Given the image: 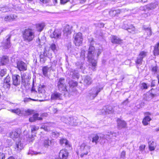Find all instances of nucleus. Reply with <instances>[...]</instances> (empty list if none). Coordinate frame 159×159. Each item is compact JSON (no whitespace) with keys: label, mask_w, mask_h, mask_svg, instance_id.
<instances>
[{"label":"nucleus","mask_w":159,"mask_h":159,"mask_svg":"<svg viewBox=\"0 0 159 159\" xmlns=\"http://www.w3.org/2000/svg\"><path fill=\"white\" fill-rule=\"evenodd\" d=\"M97 53L96 57L101 53V51L100 50H98L97 51H95V48L93 46H90L89 48L88 52L87 57L89 62L91 63L93 67H95L96 66L97 61L95 59V56ZM93 70H95V68L93 69Z\"/></svg>","instance_id":"obj_1"},{"label":"nucleus","mask_w":159,"mask_h":159,"mask_svg":"<svg viewBox=\"0 0 159 159\" xmlns=\"http://www.w3.org/2000/svg\"><path fill=\"white\" fill-rule=\"evenodd\" d=\"M34 32L32 29H26L22 32V37L25 41L30 42L34 39Z\"/></svg>","instance_id":"obj_2"},{"label":"nucleus","mask_w":159,"mask_h":159,"mask_svg":"<svg viewBox=\"0 0 159 159\" xmlns=\"http://www.w3.org/2000/svg\"><path fill=\"white\" fill-rule=\"evenodd\" d=\"M103 89L102 87L99 88L96 87L92 88L89 92V96L91 100L93 99L98 95V93Z\"/></svg>","instance_id":"obj_3"},{"label":"nucleus","mask_w":159,"mask_h":159,"mask_svg":"<svg viewBox=\"0 0 159 159\" xmlns=\"http://www.w3.org/2000/svg\"><path fill=\"white\" fill-rule=\"evenodd\" d=\"M74 43L76 46H79L82 44L83 39L82 34L81 33L79 32L74 34Z\"/></svg>","instance_id":"obj_4"},{"label":"nucleus","mask_w":159,"mask_h":159,"mask_svg":"<svg viewBox=\"0 0 159 159\" xmlns=\"http://www.w3.org/2000/svg\"><path fill=\"white\" fill-rule=\"evenodd\" d=\"M80 151L81 153L80 155V157H82L84 155H87L88 153V152L89 151L90 147V146L87 145L85 143H82L80 146Z\"/></svg>","instance_id":"obj_5"},{"label":"nucleus","mask_w":159,"mask_h":159,"mask_svg":"<svg viewBox=\"0 0 159 159\" xmlns=\"http://www.w3.org/2000/svg\"><path fill=\"white\" fill-rule=\"evenodd\" d=\"M12 84L14 85L17 86L20 84L21 81V77L18 75H12Z\"/></svg>","instance_id":"obj_6"},{"label":"nucleus","mask_w":159,"mask_h":159,"mask_svg":"<svg viewBox=\"0 0 159 159\" xmlns=\"http://www.w3.org/2000/svg\"><path fill=\"white\" fill-rule=\"evenodd\" d=\"M11 78L8 75L4 79L3 87L5 89H9L11 87Z\"/></svg>","instance_id":"obj_7"},{"label":"nucleus","mask_w":159,"mask_h":159,"mask_svg":"<svg viewBox=\"0 0 159 159\" xmlns=\"http://www.w3.org/2000/svg\"><path fill=\"white\" fill-rule=\"evenodd\" d=\"M17 67L20 71H24L27 70V65L22 61H18L17 62Z\"/></svg>","instance_id":"obj_8"},{"label":"nucleus","mask_w":159,"mask_h":159,"mask_svg":"<svg viewBox=\"0 0 159 159\" xmlns=\"http://www.w3.org/2000/svg\"><path fill=\"white\" fill-rule=\"evenodd\" d=\"M156 7V6L153 7V4H151L149 6H148L146 7V9H145V11L147 12V13H143L142 16L145 18L150 16V10L154 9Z\"/></svg>","instance_id":"obj_9"},{"label":"nucleus","mask_w":159,"mask_h":159,"mask_svg":"<svg viewBox=\"0 0 159 159\" xmlns=\"http://www.w3.org/2000/svg\"><path fill=\"white\" fill-rule=\"evenodd\" d=\"M61 36V31L59 29H55L52 33L50 35L51 38H54L56 39H59Z\"/></svg>","instance_id":"obj_10"},{"label":"nucleus","mask_w":159,"mask_h":159,"mask_svg":"<svg viewBox=\"0 0 159 159\" xmlns=\"http://www.w3.org/2000/svg\"><path fill=\"white\" fill-rule=\"evenodd\" d=\"M69 74V75L74 79L76 78L78 79L80 77L79 72L76 69H71L70 72Z\"/></svg>","instance_id":"obj_11"},{"label":"nucleus","mask_w":159,"mask_h":159,"mask_svg":"<svg viewBox=\"0 0 159 159\" xmlns=\"http://www.w3.org/2000/svg\"><path fill=\"white\" fill-rule=\"evenodd\" d=\"M116 135L117 134L116 133L110 132H108L106 136L103 135L102 136H100V137L102 139L106 138L107 139H115V138L116 137Z\"/></svg>","instance_id":"obj_12"},{"label":"nucleus","mask_w":159,"mask_h":159,"mask_svg":"<svg viewBox=\"0 0 159 159\" xmlns=\"http://www.w3.org/2000/svg\"><path fill=\"white\" fill-rule=\"evenodd\" d=\"M11 37V35H8L6 37V39L3 42V48L5 49H8L9 48L11 47L10 45V38Z\"/></svg>","instance_id":"obj_13"},{"label":"nucleus","mask_w":159,"mask_h":159,"mask_svg":"<svg viewBox=\"0 0 159 159\" xmlns=\"http://www.w3.org/2000/svg\"><path fill=\"white\" fill-rule=\"evenodd\" d=\"M68 155V152L66 150L62 149L60 152L58 159H66Z\"/></svg>","instance_id":"obj_14"},{"label":"nucleus","mask_w":159,"mask_h":159,"mask_svg":"<svg viewBox=\"0 0 159 159\" xmlns=\"http://www.w3.org/2000/svg\"><path fill=\"white\" fill-rule=\"evenodd\" d=\"M72 27L68 25H66L64 28L63 32L64 36L67 37L71 33Z\"/></svg>","instance_id":"obj_15"},{"label":"nucleus","mask_w":159,"mask_h":159,"mask_svg":"<svg viewBox=\"0 0 159 159\" xmlns=\"http://www.w3.org/2000/svg\"><path fill=\"white\" fill-rule=\"evenodd\" d=\"M117 125L118 128L119 129L126 128L127 126V123L124 120L118 118L117 120Z\"/></svg>","instance_id":"obj_16"},{"label":"nucleus","mask_w":159,"mask_h":159,"mask_svg":"<svg viewBox=\"0 0 159 159\" xmlns=\"http://www.w3.org/2000/svg\"><path fill=\"white\" fill-rule=\"evenodd\" d=\"M15 150L17 152H20L24 148L23 143L20 141L16 142L14 146Z\"/></svg>","instance_id":"obj_17"},{"label":"nucleus","mask_w":159,"mask_h":159,"mask_svg":"<svg viewBox=\"0 0 159 159\" xmlns=\"http://www.w3.org/2000/svg\"><path fill=\"white\" fill-rule=\"evenodd\" d=\"M62 97V94L56 92L52 93L51 95V99L53 100H61Z\"/></svg>","instance_id":"obj_18"},{"label":"nucleus","mask_w":159,"mask_h":159,"mask_svg":"<svg viewBox=\"0 0 159 159\" xmlns=\"http://www.w3.org/2000/svg\"><path fill=\"white\" fill-rule=\"evenodd\" d=\"M20 135V133L18 132L17 129L13 130L10 134V137L14 140L19 138Z\"/></svg>","instance_id":"obj_19"},{"label":"nucleus","mask_w":159,"mask_h":159,"mask_svg":"<svg viewBox=\"0 0 159 159\" xmlns=\"http://www.w3.org/2000/svg\"><path fill=\"white\" fill-rule=\"evenodd\" d=\"M39 114L38 113H35L33 115L32 117H30L29 118V121L31 122H33L37 120H42V118L39 117Z\"/></svg>","instance_id":"obj_20"},{"label":"nucleus","mask_w":159,"mask_h":159,"mask_svg":"<svg viewBox=\"0 0 159 159\" xmlns=\"http://www.w3.org/2000/svg\"><path fill=\"white\" fill-rule=\"evenodd\" d=\"M112 43L115 44H120L122 43V40L118 37L113 36L111 39Z\"/></svg>","instance_id":"obj_21"},{"label":"nucleus","mask_w":159,"mask_h":159,"mask_svg":"<svg viewBox=\"0 0 159 159\" xmlns=\"http://www.w3.org/2000/svg\"><path fill=\"white\" fill-rule=\"evenodd\" d=\"M77 119L75 116L70 117L69 124L71 125H76L78 123Z\"/></svg>","instance_id":"obj_22"},{"label":"nucleus","mask_w":159,"mask_h":159,"mask_svg":"<svg viewBox=\"0 0 159 159\" xmlns=\"http://www.w3.org/2000/svg\"><path fill=\"white\" fill-rule=\"evenodd\" d=\"M43 144L45 148H48L51 145L52 142L48 138H45L43 140Z\"/></svg>","instance_id":"obj_23"},{"label":"nucleus","mask_w":159,"mask_h":159,"mask_svg":"<svg viewBox=\"0 0 159 159\" xmlns=\"http://www.w3.org/2000/svg\"><path fill=\"white\" fill-rule=\"evenodd\" d=\"M120 12V10L119 9L111 10L109 11V13L110 16H114L117 15Z\"/></svg>","instance_id":"obj_24"},{"label":"nucleus","mask_w":159,"mask_h":159,"mask_svg":"<svg viewBox=\"0 0 159 159\" xmlns=\"http://www.w3.org/2000/svg\"><path fill=\"white\" fill-rule=\"evenodd\" d=\"M84 83L86 85H90L92 83V80L91 78L89 76H86L84 79Z\"/></svg>","instance_id":"obj_25"},{"label":"nucleus","mask_w":159,"mask_h":159,"mask_svg":"<svg viewBox=\"0 0 159 159\" xmlns=\"http://www.w3.org/2000/svg\"><path fill=\"white\" fill-rule=\"evenodd\" d=\"M46 57H49V56L46 53V52H43V54H41L40 55V61H42L43 63H44L47 60L46 58Z\"/></svg>","instance_id":"obj_26"},{"label":"nucleus","mask_w":159,"mask_h":159,"mask_svg":"<svg viewBox=\"0 0 159 159\" xmlns=\"http://www.w3.org/2000/svg\"><path fill=\"white\" fill-rule=\"evenodd\" d=\"M152 120L151 117H148L145 116L142 120V123L143 125L146 126L149 124L150 121Z\"/></svg>","instance_id":"obj_27"},{"label":"nucleus","mask_w":159,"mask_h":159,"mask_svg":"<svg viewBox=\"0 0 159 159\" xmlns=\"http://www.w3.org/2000/svg\"><path fill=\"white\" fill-rule=\"evenodd\" d=\"M9 59L7 56H4L1 59V62L2 65H5L9 62Z\"/></svg>","instance_id":"obj_28"},{"label":"nucleus","mask_w":159,"mask_h":159,"mask_svg":"<svg viewBox=\"0 0 159 159\" xmlns=\"http://www.w3.org/2000/svg\"><path fill=\"white\" fill-rule=\"evenodd\" d=\"M49 68L47 66H44L43 67L42 70L43 74L45 77L48 76V71L49 70Z\"/></svg>","instance_id":"obj_29"},{"label":"nucleus","mask_w":159,"mask_h":159,"mask_svg":"<svg viewBox=\"0 0 159 159\" xmlns=\"http://www.w3.org/2000/svg\"><path fill=\"white\" fill-rule=\"evenodd\" d=\"M58 87V90L61 92H67V90L66 89V84L65 85H59L57 86Z\"/></svg>","instance_id":"obj_30"},{"label":"nucleus","mask_w":159,"mask_h":159,"mask_svg":"<svg viewBox=\"0 0 159 159\" xmlns=\"http://www.w3.org/2000/svg\"><path fill=\"white\" fill-rule=\"evenodd\" d=\"M99 138V137L97 134L94 135L92 137V142L93 143H95V144L96 145L98 142Z\"/></svg>","instance_id":"obj_31"},{"label":"nucleus","mask_w":159,"mask_h":159,"mask_svg":"<svg viewBox=\"0 0 159 159\" xmlns=\"http://www.w3.org/2000/svg\"><path fill=\"white\" fill-rule=\"evenodd\" d=\"M60 143L61 145L65 144L66 146H69L68 141L65 138H61L60 140Z\"/></svg>","instance_id":"obj_32"},{"label":"nucleus","mask_w":159,"mask_h":159,"mask_svg":"<svg viewBox=\"0 0 159 159\" xmlns=\"http://www.w3.org/2000/svg\"><path fill=\"white\" fill-rule=\"evenodd\" d=\"M114 112V110L113 108L111 106H107L106 108V110L105 111V113H112Z\"/></svg>","instance_id":"obj_33"},{"label":"nucleus","mask_w":159,"mask_h":159,"mask_svg":"<svg viewBox=\"0 0 159 159\" xmlns=\"http://www.w3.org/2000/svg\"><path fill=\"white\" fill-rule=\"evenodd\" d=\"M70 117L62 116L61 118V121L66 124H69Z\"/></svg>","instance_id":"obj_34"},{"label":"nucleus","mask_w":159,"mask_h":159,"mask_svg":"<svg viewBox=\"0 0 159 159\" xmlns=\"http://www.w3.org/2000/svg\"><path fill=\"white\" fill-rule=\"evenodd\" d=\"M41 153L40 152H37L34 151L32 149V148H30L29 150L28 153V154L29 155H37L38 154H40Z\"/></svg>","instance_id":"obj_35"},{"label":"nucleus","mask_w":159,"mask_h":159,"mask_svg":"<svg viewBox=\"0 0 159 159\" xmlns=\"http://www.w3.org/2000/svg\"><path fill=\"white\" fill-rule=\"evenodd\" d=\"M65 84H66L65 83V79L63 78H60L57 83V86Z\"/></svg>","instance_id":"obj_36"},{"label":"nucleus","mask_w":159,"mask_h":159,"mask_svg":"<svg viewBox=\"0 0 159 159\" xmlns=\"http://www.w3.org/2000/svg\"><path fill=\"white\" fill-rule=\"evenodd\" d=\"M10 111L12 113H15L18 115H20L21 114L20 110L19 108H17L15 109H11Z\"/></svg>","instance_id":"obj_37"},{"label":"nucleus","mask_w":159,"mask_h":159,"mask_svg":"<svg viewBox=\"0 0 159 159\" xmlns=\"http://www.w3.org/2000/svg\"><path fill=\"white\" fill-rule=\"evenodd\" d=\"M0 11H2L3 12H6L10 11V8L8 7L5 6L1 7Z\"/></svg>","instance_id":"obj_38"},{"label":"nucleus","mask_w":159,"mask_h":159,"mask_svg":"<svg viewBox=\"0 0 159 159\" xmlns=\"http://www.w3.org/2000/svg\"><path fill=\"white\" fill-rule=\"evenodd\" d=\"M44 27V25L43 24H39L37 25L36 26L37 29L39 31H41L42 30Z\"/></svg>","instance_id":"obj_39"},{"label":"nucleus","mask_w":159,"mask_h":159,"mask_svg":"<svg viewBox=\"0 0 159 159\" xmlns=\"http://www.w3.org/2000/svg\"><path fill=\"white\" fill-rule=\"evenodd\" d=\"M147 52L142 51L140 52L138 56L142 59H143L144 58L147 56Z\"/></svg>","instance_id":"obj_40"},{"label":"nucleus","mask_w":159,"mask_h":159,"mask_svg":"<svg viewBox=\"0 0 159 159\" xmlns=\"http://www.w3.org/2000/svg\"><path fill=\"white\" fill-rule=\"evenodd\" d=\"M143 61V59H142L140 57L138 56L137 57L136 61H135V62L137 64L141 65L142 64Z\"/></svg>","instance_id":"obj_41"},{"label":"nucleus","mask_w":159,"mask_h":159,"mask_svg":"<svg viewBox=\"0 0 159 159\" xmlns=\"http://www.w3.org/2000/svg\"><path fill=\"white\" fill-rule=\"evenodd\" d=\"M69 84L70 87H74L77 85L78 83L75 81L71 80L69 82Z\"/></svg>","instance_id":"obj_42"},{"label":"nucleus","mask_w":159,"mask_h":159,"mask_svg":"<svg viewBox=\"0 0 159 159\" xmlns=\"http://www.w3.org/2000/svg\"><path fill=\"white\" fill-rule=\"evenodd\" d=\"M155 144L154 142H152L150 143H149V148L150 150L152 151L155 149Z\"/></svg>","instance_id":"obj_43"},{"label":"nucleus","mask_w":159,"mask_h":159,"mask_svg":"<svg viewBox=\"0 0 159 159\" xmlns=\"http://www.w3.org/2000/svg\"><path fill=\"white\" fill-rule=\"evenodd\" d=\"M142 29L143 30H144L145 31H149V35H151L152 34V32L151 29L150 28L147 27L145 25H143V26Z\"/></svg>","instance_id":"obj_44"},{"label":"nucleus","mask_w":159,"mask_h":159,"mask_svg":"<svg viewBox=\"0 0 159 159\" xmlns=\"http://www.w3.org/2000/svg\"><path fill=\"white\" fill-rule=\"evenodd\" d=\"M130 27H131V29L129 28H125L129 32L134 34L135 33V29L133 25H130Z\"/></svg>","instance_id":"obj_45"},{"label":"nucleus","mask_w":159,"mask_h":159,"mask_svg":"<svg viewBox=\"0 0 159 159\" xmlns=\"http://www.w3.org/2000/svg\"><path fill=\"white\" fill-rule=\"evenodd\" d=\"M31 132L35 134L36 133H35V132L37 131L39 129V127H38L36 126L35 125H32L31 126Z\"/></svg>","instance_id":"obj_46"},{"label":"nucleus","mask_w":159,"mask_h":159,"mask_svg":"<svg viewBox=\"0 0 159 159\" xmlns=\"http://www.w3.org/2000/svg\"><path fill=\"white\" fill-rule=\"evenodd\" d=\"M7 73V70L6 69H3L1 70L0 71V76L2 77Z\"/></svg>","instance_id":"obj_47"},{"label":"nucleus","mask_w":159,"mask_h":159,"mask_svg":"<svg viewBox=\"0 0 159 159\" xmlns=\"http://www.w3.org/2000/svg\"><path fill=\"white\" fill-rule=\"evenodd\" d=\"M35 135H30V136L29 137L28 141L29 142H32L33 140H34V137Z\"/></svg>","instance_id":"obj_48"},{"label":"nucleus","mask_w":159,"mask_h":159,"mask_svg":"<svg viewBox=\"0 0 159 159\" xmlns=\"http://www.w3.org/2000/svg\"><path fill=\"white\" fill-rule=\"evenodd\" d=\"M10 16L11 21L15 20L17 17V16L15 14L10 15Z\"/></svg>","instance_id":"obj_49"},{"label":"nucleus","mask_w":159,"mask_h":159,"mask_svg":"<svg viewBox=\"0 0 159 159\" xmlns=\"http://www.w3.org/2000/svg\"><path fill=\"white\" fill-rule=\"evenodd\" d=\"M142 87L141 88L142 89H147L149 87V85H147V84L145 83H143L142 84Z\"/></svg>","instance_id":"obj_50"},{"label":"nucleus","mask_w":159,"mask_h":159,"mask_svg":"<svg viewBox=\"0 0 159 159\" xmlns=\"http://www.w3.org/2000/svg\"><path fill=\"white\" fill-rule=\"evenodd\" d=\"M10 15L6 16L4 18V20L6 21L10 22L11 21Z\"/></svg>","instance_id":"obj_51"},{"label":"nucleus","mask_w":159,"mask_h":159,"mask_svg":"<svg viewBox=\"0 0 159 159\" xmlns=\"http://www.w3.org/2000/svg\"><path fill=\"white\" fill-rule=\"evenodd\" d=\"M152 115V114L149 112H147L144 113V116L148 117H150V116H151Z\"/></svg>","instance_id":"obj_52"},{"label":"nucleus","mask_w":159,"mask_h":159,"mask_svg":"<svg viewBox=\"0 0 159 159\" xmlns=\"http://www.w3.org/2000/svg\"><path fill=\"white\" fill-rule=\"evenodd\" d=\"M158 68V67L157 66H155L153 67L152 69V71L154 73H156L157 71Z\"/></svg>","instance_id":"obj_53"},{"label":"nucleus","mask_w":159,"mask_h":159,"mask_svg":"<svg viewBox=\"0 0 159 159\" xmlns=\"http://www.w3.org/2000/svg\"><path fill=\"white\" fill-rule=\"evenodd\" d=\"M38 92L39 93H44L45 92V89H41L40 87H39Z\"/></svg>","instance_id":"obj_54"},{"label":"nucleus","mask_w":159,"mask_h":159,"mask_svg":"<svg viewBox=\"0 0 159 159\" xmlns=\"http://www.w3.org/2000/svg\"><path fill=\"white\" fill-rule=\"evenodd\" d=\"M50 48L53 51H54L56 48L55 44L54 43L52 44L50 46Z\"/></svg>","instance_id":"obj_55"},{"label":"nucleus","mask_w":159,"mask_h":159,"mask_svg":"<svg viewBox=\"0 0 159 159\" xmlns=\"http://www.w3.org/2000/svg\"><path fill=\"white\" fill-rule=\"evenodd\" d=\"M69 0H60V3L61 5H64L69 1Z\"/></svg>","instance_id":"obj_56"},{"label":"nucleus","mask_w":159,"mask_h":159,"mask_svg":"<svg viewBox=\"0 0 159 159\" xmlns=\"http://www.w3.org/2000/svg\"><path fill=\"white\" fill-rule=\"evenodd\" d=\"M32 100L33 101H34L35 100L34 99H31L30 98H24V102H28L30 101V100Z\"/></svg>","instance_id":"obj_57"},{"label":"nucleus","mask_w":159,"mask_h":159,"mask_svg":"<svg viewBox=\"0 0 159 159\" xmlns=\"http://www.w3.org/2000/svg\"><path fill=\"white\" fill-rule=\"evenodd\" d=\"M34 110L30 109H28L26 112L28 114V115L32 114L34 113Z\"/></svg>","instance_id":"obj_58"},{"label":"nucleus","mask_w":159,"mask_h":159,"mask_svg":"<svg viewBox=\"0 0 159 159\" xmlns=\"http://www.w3.org/2000/svg\"><path fill=\"white\" fill-rule=\"evenodd\" d=\"M154 90H152L151 93H150V96L152 98L155 97L157 96V94H155L153 92Z\"/></svg>","instance_id":"obj_59"},{"label":"nucleus","mask_w":159,"mask_h":159,"mask_svg":"<svg viewBox=\"0 0 159 159\" xmlns=\"http://www.w3.org/2000/svg\"><path fill=\"white\" fill-rule=\"evenodd\" d=\"M41 128L43 129L45 131H48V130L47 127L45 125H42L41 127Z\"/></svg>","instance_id":"obj_60"},{"label":"nucleus","mask_w":159,"mask_h":159,"mask_svg":"<svg viewBox=\"0 0 159 159\" xmlns=\"http://www.w3.org/2000/svg\"><path fill=\"white\" fill-rule=\"evenodd\" d=\"M5 156L4 153L0 152V159H5Z\"/></svg>","instance_id":"obj_61"},{"label":"nucleus","mask_w":159,"mask_h":159,"mask_svg":"<svg viewBox=\"0 0 159 159\" xmlns=\"http://www.w3.org/2000/svg\"><path fill=\"white\" fill-rule=\"evenodd\" d=\"M40 2L43 3H48L50 0H39Z\"/></svg>","instance_id":"obj_62"},{"label":"nucleus","mask_w":159,"mask_h":159,"mask_svg":"<svg viewBox=\"0 0 159 159\" xmlns=\"http://www.w3.org/2000/svg\"><path fill=\"white\" fill-rule=\"evenodd\" d=\"M145 147V145H141L139 147V149L141 151H143Z\"/></svg>","instance_id":"obj_63"},{"label":"nucleus","mask_w":159,"mask_h":159,"mask_svg":"<svg viewBox=\"0 0 159 159\" xmlns=\"http://www.w3.org/2000/svg\"><path fill=\"white\" fill-rule=\"evenodd\" d=\"M36 43H38V45H41V42L40 40V39L38 38L36 40Z\"/></svg>","instance_id":"obj_64"}]
</instances>
